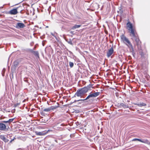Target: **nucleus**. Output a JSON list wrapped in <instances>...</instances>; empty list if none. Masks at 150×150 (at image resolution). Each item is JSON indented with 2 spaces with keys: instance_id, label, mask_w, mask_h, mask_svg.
<instances>
[{
  "instance_id": "1",
  "label": "nucleus",
  "mask_w": 150,
  "mask_h": 150,
  "mask_svg": "<svg viewBox=\"0 0 150 150\" xmlns=\"http://www.w3.org/2000/svg\"><path fill=\"white\" fill-rule=\"evenodd\" d=\"M14 118L9 119L7 121H3L0 123V130L7 131L10 128V125Z\"/></svg>"
},
{
  "instance_id": "2",
  "label": "nucleus",
  "mask_w": 150,
  "mask_h": 150,
  "mask_svg": "<svg viewBox=\"0 0 150 150\" xmlns=\"http://www.w3.org/2000/svg\"><path fill=\"white\" fill-rule=\"evenodd\" d=\"M120 38L121 41L127 46L131 52H133L134 51V49L129 40L123 34L120 36Z\"/></svg>"
},
{
  "instance_id": "3",
  "label": "nucleus",
  "mask_w": 150,
  "mask_h": 150,
  "mask_svg": "<svg viewBox=\"0 0 150 150\" xmlns=\"http://www.w3.org/2000/svg\"><path fill=\"white\" fill-rule=\"evenodd\" d=\"M91 86L89 85L87 86L77 90L76 93H75L74 96H76L78 97L80 96L81 98H84L83 97H82L81 96L86 93L88 90L90 89Z\"/></svg>"
},
{
  "instance_id": "4",
  "label": "nucleus",
  "mask_w": 150,
  "mask_h": 150,
  "mask_svg": "<svg viewBox=\"0 0 150 150\" xmlns=\"http://www.w3.org/2000/svg\"><path fill=\"white\" fill-rule=\"evenodd\" d=\"M127 28L130 31V34H132L133 36H135V33L136 32L135 29L133 26L132 24L130 22H128L127 24Z\"/></svg>"
},
{
  "instance_id": "5",
  "label": "nucleus",
  "mask_w": 150,
  "mask_h": 150,
  "mask_svg": "<svg viewBox=\"0 0 150 150\" xmlns=\"http://www.w3.org/2000/svg\"><path fill=\"white\" fill-rule=\"evenodd\" d=\"M138 141L142 143L146 144L149 145L150 144V141L146 139H141L138 138H134L132 140V141Z\"/></svg>"
},
{
  "instance_id": "6",
  "label": "nucleus",
  "mask_w": 150,
  "mask_h": 150,
  "mask_svg": "<svg viewBox=\"0 0 150 150\" xmlns=\"http://www.w3.org/2000/svg\"><path fill=\"white\" fill-rule=\"evenodd\" d=\"M13 66H12L11 67V71L13 73L15 72L16 68L18 66L19 62L17 60L13 62Z\"/></svg>"
},
{
  "instance_id": "7",
  "label": "nucleus",
  "mask_w": 150,
  "mask_h": 150,
  "mask_svg": "<svg viewBox=\"0 0 150 150\" xmlns=\"http://www.w3.org/2000/svg\"><path fill=\"white\" fill-rule=\"evenodd\" d=\"M130 35L134 39L135 41L136 42L137 45L138 46L140 45L141 43V42L139 40L136 33V32L135 33V36H133L132 34H130Z\"/></svg>"
},
{
  "instance_id": "8",
  "label": "nucleus",
  "mask_w": 150,
  "mask_h": 150,
  "mask_svg": "<svg viewBox=\"0 0 150 150\" xmlns=\"http://www.w3.org/2000/svg\"><path fill=\"white\" fill-rule=\"evenodd\" d=\"M17 8H14L12 9V10H11L9 12V13L11 15H15L17 14L18 13L17 10Z\"/></svg>"
},
{
  "instance_id": "9",
  "label": "nucleus",
  "mask_w": 150,
  "mask_h": 150,
  "mask_svg": "<svg viewBox=\"0 0 150 150\" xmlns=\"http://www.w3.org/2000/svg\"><path fill=\"white\" fill-rule=\"evenodd\" d=\"M25 26L24 24L20 23H17L16 25V27L17 28H23Z\"/></svg>"
},
{
  "instance_id": "10",
  "label": "nucleus",
  "mask_w": 150,
  "mask_h": 150,
  "mask_svg": "<svg viewBox=\"0 0 150 150\" xmlns=\"http://www.w3.org/2000/svg\"><path fill=\"white\" fill-rule=\"evenodd\" d=\"M0 138L5 143L8 142L9 140V139H8L7 137H5L4 135H1L0 136Z\"/></svg>"
},
{
  "instance_id": "11",
  "label": "nucleus",
  "mask_w": 150,
  "mask_h": 150,
  "mask_svg": "<svg viewBox=\"0 0 150 150\" xmlns=\"http://www.w3.org/2000/svg\"><path fill=\"white\" fill-rule=\"evenodd\" d=\"M113 50L112 47H111L108 51L107 53V56L108 57H110L113 53Z\"/></svg>"
},
{
  "instance_id": "12",
  "label": "nucleus",
  "mask_w": 150,
  "mask_h": 150,
  "mask_svg": "<svg viewBox=\"0 0 150 150\" xmlns=\"http://www.w3.org/2000/svg\"><path fill=\"white\" fill-rule=\"evenodd\" d=\"M134 105L141 107L142 106H145L146 105V103H144L143 102L140 103H135Z\"/></svg>"
},
{
  "instance_id": "13",
  "label": "nucleus",
  "mask_w": 150,
  "mask_h": 150,
  "mask_svg": "<svg viewBox=\"0 0 150 150\" xmlns=\"http://www.w3.org/2000/svg\"><path fill=\"white\" fill-rule=\"evenodd\" d=\"M35 133L36 135L39 136H43L46 134V133H44L43 132H36Z\"/></svg>"
},
{
  "instance_id": "14",
  "label": "nucleus",
  "mask_w": 150,
  "mask_h": 150,
  "mask_svg": "<svg viewBox=\"0 0 150 150\" xmlns=\"http://www.w3.org/2000/svg\"><path fill=\"white\" fill-rule=\"evenodd\" d=\"M93 97H96L98 96L100 94V92H95L94 93H91Z\"/></svg>"
},
{
  "instance_id": "15",
  "label": "nucleus",
  "mask_w": 150,
  "mask_h": 150,
  "mask_svg": "<svg viewBox=\"0 0 150 150\" xmlns=\"http://www.w3.org/2000/svg\"><path fill=\"white\" fill-rule=\"evenodd\" d=\"M64 38L65 40L69 44L71 45H73L71 39H69V40L66 39L65 37Z\"/></svg>"
},
{
  "instance_id": "16",
  "label": "nucleus",
  "mask_w": 150,
  "mask_h": 150,
  "mask_svg": "<svg viewBox=\"0 0 150 150\" xmlns=\"http://www.w3.org/2000/svg\"><path fill=\"white\" fill-rule=\"evenodd\" d=\"M81 26V25H75L72 27V29L73 30H74L76 28H79Z\"/></svg>"
},
{
  "instance_id": "17",
  "label": "nucleus",
  "mask_w": 150,
  "mask_h": 150,
  "mask_svg": "<svg viewBox=\"0 0 150 150\" xmlns=\"http://www.w3.org/2000/svg\"><path fill=\"white\" fill-rule=\"evenodd\" d=\"M120 105L121 106H122L124 108H127L129 107L128 105H126L123 103H121L120 104Z\"/></svg>"
},
{
  "instance_id": "18",
  "label": "nucleus",
  "mask_w": 150,
  "mask_h": 150,
  "mask_svg": "<svg viewBox=\"0 0 150 150\" xmlns=\"http://www.w3.org/2000/svg\"><path fill=\"white\" fill-rule=\"evenodd\" d=\"M36 57H37L38 58H39V53L37 51H34L33 53Z\"/></svg>"
},
{
  "instance_id": "19",
  "label": "nucleus",
  "mask_w": 150,
  "mask_h": 150,
  "mask_svg": "<svg viewBox=\"0 0 150 150\" xmlns=\"http://www.w3.org/2000/svg\"><path fill=\"white\" fill-rule=\"evenodd\" d=\"M59 106H52L50 108L51 110H53L59 107Z\"/></svg>"
},
{
  "instance_id": "20",
  "label": "nucleus",
  "mask_w": 150,
  "mask_h": 150,
  "mask_svg": "<svg viewBox=\"0 0 150 150\" xmlns=\"http://www.w3.org/2000/svg\"><path fill=\"white\" fill-rule=\"evenodd\" d=\"M51 110L50 108H47L44 109L43 110V111L44 112H48L50 111Z\"/></svg>"
},
{
  "instance_id": "21",
  "label": "nucleus",
  "mask_w": 150,
  "mask_h": 150,
  "mask_svg": "<svg viewBox=\"0 0 150 150\" xmlns=\"http://www.w3.org/2000/svg\"><path fill=\"white\" fill-rule=\"evenodd\" d=\"M69 65L71 68H72L74 66V63L72 62H69Z\"/></svg>"
},
{
  "instance_id": "22",
  "label": "nucleus",
  "mask_w": 150,
  "mask_h": 150,
  "mask_svg": "<svg viewBox=\"0 0 150 150\" xmlns=\"http://www.w3.org/2000/svg\"><path fill=\"white\" fill-rule=\"evenodd\" d=\"M12 134H7V136H6V137L8 139H11V137H12Z\"/></svg>"
},
{
  "instance_id": "23",
  "label": "nucleus",
  "mask_w": 150,
  "mask_h": 150,
  "mask_svg": "<svg viewBox=\"0 0 150 150\" xmlns=\"http://www.w3.org/2000/svg\"><path fill=\"white\" fill-rule=\"evenodd\" d=\"M89 98H90L89 96V95H88L85 99H82V101H84V100H86L88 99H89Z\"/></svg>"
},
{
  "instance_id": "24",
  "label": "nucleus",
  "mask_w": 150,
  "mask_h": 150,
  "mask_svg": "<svg viewBox=\"0 0 150 150\" xmlns=\"http://www.w3.org/2000/svg\"><path fill=\"white\" fill-rule=\"evenodd\" d=\"M28 51L29 52H30L31 53H34V51H33V49H29L28 50Z\"/></svg>"
},
{
  "instance_id": "25",
  "label": "nucleus",
  "mask_w": 150,
  "mask_h": 150,
  "mask_svg": "<svg viewBox=\"0 0 150 150\" xmlns=\"http://www.w3.org/2000/svg\"><path fill=\"white\" fill-rule=\"evenodd\" d=\"M20 103H17L16 104H15L14 106L15 107H16L17 106L19 105Z\"/></svg>"
},
{
  "instance_id": "26",
  "label": "nucleus",
  "mask_w": 150,
  "mask_h": 150,
  "mask_svg": "<svg viewBox=\"0 0 150 150\" xmlns=\"http://www.w3.org/2000/svg\"><path fill=\"white\" fill-rule=\"evenodd\" d=\"M16 139V138H15L14 137V138H13V139H11V140L10 141L9 143H12V141H13L14 140V139Z\"/></svg>"
},
{
  "instance_id": "27",
  "label": "nucleus",
  "mask_w": 150,
  "mask_h": 150,
  "mask_svg": "<svg viewBox=\"0 0 150 150\" xmlns=\"http://www.w3.org/2000/svg\"><path fill=\"white\" fill-rule=\"evenodd\" d=\"M82 101V99H79V100H75L74 102V103H75L76 102H78V101Z\"/></svg>"
},
{
  "instance_id": "28",
  "label": "nucleus",
  "mask_w": 150,
  "mask_h": 150,
  "mask_svg": "<svg viewBox=\"0 0 150 150\" xmlns=\"http://www.w3.org/2000/svg\"><path fill=\"white\" fill-rule=\"evenodd\" d=\"M12 72V76H11V79H12H12H13V73Z\"/></svg>"
},
{
  "instance_id": "29",
  "label": "nucleus",
  "mask_w": 150,
  "mask_h": 150,
  "mask_svg": "<svg viewBox=\"0 0 150 150\" xmlns=\"http://www.w3.org/2000/svg\"><path fill=\"white\" fill-rule=\"evenodd\" d=\"M89 95L90 98L93 97L91 93Z\"/></svg>"
},
{
  "instance_id": "30",
  "label": "nucleus",
  "mask_w": 150,
  "mask_h": 150,
  "mask_svg": "<svg viewBox=\"0 0 150 150\" xmlns=\"http://www.w3.org/2000/svg\"><path fill=\"white\" fill-rule=\"evenodd\" d=\"M5 69H3V70L2 71L3 72V73H4L5 71Z\"/></svg>"
},
{
  "instance_id": "31",
  "label": "nucleus",
  "mask_w": 150,
  "mask_h": 150,
  "mask_svg": "<svg viewBox=\"0 0 150 150\" xmlns=\"http://www.w3.org/2000/svg\"><path fill=\"white\" fill-rule=\"evenodd\" d=\"M73 31H71V32H70V33H71V34H73Z\"/></svg>"
},
{
  "instance_id": "32",
  "label": "nucleus",
  "mask_w": 150,
  "mask_h": 150,
  "mask_svg": "<svg viewBox=\"0 0 150 150\" xmlns=\"http://www.w3.org/2000/svg\"><path fill=\"white\" fill-rule=\"evenodd\" d=\"M4 73H3L2 74V75L3 76H4Z\"/></svg>"
},
{
  "instance_id": "33",
  "label": "nucleus",
  "mask_w": 150,
  "mask_h": 150,
  "mask_svg": "<svg viewBox=\"0 0 150 150\" xmlns=\"http://www.w3.org/2000/svg\"><path fill=\"white\" fill-rule=\"evenodd\" d=\"M3 8V7H2V6L0 7V8Z\"/></svg>"
},
{
  "instance_id": "34",
  "label": "nucleus",
  "mask_w": 150,
  "mask_h": 150,
  "mask_svg": "<svg viewBox=\"0 0 150 150\" xmlns=\"http://www.w3.org/2000/svg\"><path fill=\"white\" fill-rule=\"evenodd\" d=\"M52 35L53 36H54V35H53V34L52 33Z\"/></svg>"
},
{
  "instance_id": "35",
  "label": "nucleus",
  "mask_w": 150,
  "mask_h": 150,
  "mask_svg": "<svg viewBox=\"0 0 150 150\" xmlns=\"http://www.w3.org/2000/svg\"><path fill=\"white\" fill-rule=\"evenodd\" d=\"M103 7V5L102 6V8Z\"/></svg>"
},
{
  "instance_id": "36",
  "label": "nucleus",
  "mask_w": 150,
  "mask_h": 150,
  "mask_svg": "<svg viewBox=\"0 0 150 150\" xmlns=\"http://www.w3.org/2000/svg\"><path fill=\"white\" fill-rule=\"evenodd\" d=\"M101 123H102H102H103V122H101Z\"/></svg>"
}]
</instances>
